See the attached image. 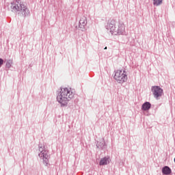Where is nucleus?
Returning a JSON list of instances; mask_svg holds the SVG:
<instances>
[{"instance_id":"nucleus-11","label":"nucleus","mask_w":175,"mask_h":175,"mask_svg":"<svg viewBox=\"0 0 175 175\" xmlns=\"http://www.w3.org/2000/svg\"><path fill=\"white\" fill-rule=\"evenodd\" d=\"M163 0H153L154 5H156V6H158L159 5H161L162 3Z\"/></svg>"},{"instance_id":"nucleus-9","label":"nucleus","mask_w":175,"mask_h":175,"mask_svg":"<svg viewBox=\"0 0 175 175\" xmlns=\"http://www.w3.org/2000/svg\"><path fill=\"white\" fill-rule=\"evenodd\" d=\"M162 172L163 174H170L172 173V170L167 166H165L163 168Z\"/></svg>"},{"instance_id":"nucleus-8","label":"nucleus","mask_w":175,"mask_h":175,"mask_svg":"<svg viewBox=\"0 0 175 175\" xmlns=\"http://www.w3.org/2000/svg\"><path fill=\"white\" fill-rule=\"evenodd\" d=\"M142 109L144 111H146V110H150V109H151V103L146 102L142 105Z\"/></svg>"},{"instance_id":"nucleus-7","label":"nucleus","mask_w":175,"mask_h":175,"mask_svg":"<svg viewBox=\"0 0 175 175\" xmlns=\"http://www.w3.org/2000/svg\"><path fill=\"white\" fill-rule=\"evenodd\" d=\"M86 25H87V18L85 16H83L81 18L79 21V27L81 28V29H84Z\"/></svg>"},{"instance_id":"nucleus-10","label":"nucleus","mask_w":175,"mask_h":175,"mask_svg":"<svg viewBox=\"0 0 175 175\" xmlns=\"http://www.w3.org/2000/svg\"><path fill=\"white\" fill-rule=\"evenodd\" d=\"M107 163H109V158L105 157V158L101 159V160L100 161V165H107Z\"/></svg>"},{"instance_id":"nucleus-2","label":"nucleus","mask_w":175,"mask_h":175,"mask_svg":"<svg viewBox=\"0 0 175 175\" xmlns=\"http://www.w3.org/2000/svg\"><path fill=\"white\" fill-rule=\"evenodd\" d=\"M75 90L71 88H62L59 94L57 97L59 103L65 106L68 105V102L75 96Z\"/></svg>"},{"instance_id":"nucleus-6","label":"nucleus","mask_w":175,"mask_h":175,"mask_svg":"<svg viewBox=\"0 0 175 175\" xmlns=\"http://www.w3.org/2000/svg\"><path fill=\"white\" fill-rule=\"evenodd\" d=\"M107 29H109L111 32H117V30H116V21H110L107 25Z\"/></svg>"},{"instance_id":"nucleus-13","label":"nucleus","mask_w":175,"mask_h":175,"mask_svg":"<svg viewBox=\"0 0 175 175\" xmlns=\"http://www.w3.org/2000/svg\"><path fill=\"white\" fill-rule=\"evenodd\" d=\"M104 50H107V46H105Z\"/></svg>"},{"instance_id":"nucleus-5","label":"nucleus","mask_w":175,"mask_h":175,"mask_svg":"<svg viewBox=\"0 0 175 175\" xmlns=\"http://www.w3.org/2000/svg\"><path fill=\"white\" fill-rule=\"evenodd\" d=\"M40 157H43L44 159V162H45V163H49V158H50V157L49 156L48 152L46 150H41L40 154H39Z\"/></svg>"},{"instance_id":"nucleus-4","label":"nucleus","mask_w":175,"mask_h":175,"mask_svg":"<svg viewBox=\"0 0 175 175\" xmlns=\"http://www.w3.org/2000/svg\"><path fill=\"white\" fill-rule=\"evenodd\" d=\"M152 92L153 93L154 98L158 99L159 96H162V94H163V90H162L159 86H152Z\"/></svg>"},{"instance_id":"nucleus-12","label":"nucleus","mask_w":175,"mask_h":175,"mask_svg":"<svg viewBox=\"0 0 175 175\" xmlns=\"http://www.w3.org/2000/svg\"><path fill=\"white\" fill-rule=\"evenodd\" d=\"M3 64V59H0V66H2Z\"/></svg>"},{"instance_id":"nucleus-1","label":"nucleus","mask_w":175,"mask_h":175,"mask_svg":"<svg viewBox=\"0 0 175 175\" xmlns=\"http://www.w3.org/2000/svg\"><path fill=\"white\" fill-rule=\"evenodd\" d=\"M11 10L14 13H18L20 17H27L29 14V10L21 0H15L11 3Z\"/></svg>"},{"instance_id":"nucleus-3","label":"nucleus","mask_w":175,"mask_h":175,"mask_svg":"<svg viewBox=\"0 0 175 175\" xmlns=\"http://www.w3.org/2000/svg\"><path fill=\"white\" fill-rule=\"evenodd\" d=\"M113 78L118 81V83H125L128 80V76L125 70H118Z\"/></svg>"}]
</instances>
